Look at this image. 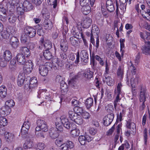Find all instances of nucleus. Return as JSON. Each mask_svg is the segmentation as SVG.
Wrapping results in <instances>:
<instances>
[{"instance_id":"51","label":"nucleus","mask_w":150,"mask_h":150,"mask_svg":"<svg viewBox=\"0 0 150 150\" xmlns=\"http://www.w3.org/2000/svg\"><path fill=\"white\" fill-rule=\"evenodd\" d=\"M143 134V138L144 144H146L147 141V129L146 128H145L144 129V131Z\"/></svg>"},{"instance_id":"48","label":"nucleus","mask_w":150,"mask_h":150,"mask_svg":"<svg viewBox=\"0 0 150 150\" xmlns=\"http://www.w3.org/2000/svg\"><path fill=\"white\" fill-rule=\"evenodd\" d=\"M2 37L5 39H7L10 36L9 33L6 30H4L1 32Z\"/></svg>"},{"instance_id":"57","label":"nucleus","mask_w":150,"mask_h":150,"mask_svg":"<svg viewBox=\"0 0 150 150\" xmlns=\"http://www.w3.org/2000/svg\"><path fill=\"white\" fill-rule=\"evenodd\" d=\"M96 32V33L97 34L99 32V30L98 28L96 25H94L93 26L91 30V33L93 34Z\"/></svg>"},{"instance_id":"49","label":"nucleus","mask_w":150,"mask_h":150,"mask_svg":"<svg viewBox=\"0 0 150 150\" xmlns=\"http://www.w3.org/2000/svg\"><path fill=\"white\" fill-rule=\"evenodd\" d=\"M55 143L58 146L60 147L62 144H64L63 140L62 139H57L55 141Z\"/></svg>"},{"instance_id":"55","label":"nucleus","mask_w":150,"mask_h":150,"mask_svg":"<svg viewBox=\"0 0 150 150\" xmlns=\"http://www.w3.org/2000/svg\"><path fill=\"white\" fill-rule=\"evenodd\" d=\"M6 9L4 8L2 4H0V14H6Z\"/></svg>"},{"instance_id":"22","label":"nucleus","mask_w":150,"mask_h":150,"mask_svg":"<svg viewBox=\"0 0 150 150\" xmlns=\"http://www.w3.org/2000/svg\"><path fill=\"white\" fill-rule=\"evenodd\" d=\"M139 35L141 38L145 42H147L146 40L148 41L149 39V33L146 31L140 32Z\"/></svg>"},{"instance_id":"7","label":"nucleus","mask_w":150,"mask_h":150,"mask_svg":"<svg viewBox=\"0 0 150 150\" xmlns=\"http://www.w3.org/2000/svg\"><path fill=\"white\" fill-rule=\"evenodd\" d=\"M37 85L38 81L37 79L35 77H33L30 79L29 84H25V88L26 89H31L37 87Z\"/></svg>"},{"instance_id":"26","label":"nucleus","mask_w":150,"mask_h":150,"mask_svg":"<svg viewBox=\"0 0 150 150\" xmlns=\"http://www.w3.org/2000/svg\"><path fill=\"white\" fill-rule=\"evenodd\" d=\"M93 72L89 69H88L83 74V76L85 78L88 80L91 79L93 77Z\"/></svg>"},{"instance_id":"2","label":"nucleus","mask_w":150,"mask_h":150,"mask_svg":"<svg viewBox=\"0 0 150 150\" xmlns=\"http://www.w3.org/2000/svg\"><path fill=\"white\" fill-rule=\"evenodd\" d=\"M37 125L35 128V134L44 138V134L43 133H41L40 132H45L48 131V129L46 122L43 120H38L37 121Z\"/></svg>"},{"instance_id":"39","label":"nucleus","mask_w":150,"mask_h":150,"mask_svg":"<svg viewBox=\"0 0 150 150\" xmlns=\"http://www.w3.org/2000/svg\"><path fill=\"white\" fill-rule=\"evenodd\" d=\"M22 50V54L23 55L24 54V56L28 57L30 56V53L29 50L27 47H23Z\"/></svg>"},{"instance_id":"32","label":"nucleus","mask_w":150,"mask_h":150,"mask_svg":"<svg viewBox=\"0 0 150 150\" xmlns=\"http://www.w3.org/2000/svg\"><path fill=\"white\" fill-rule=\"evenodd\" d=\"M72 121L78 125L81 124L83 123V120L81 116L78 114L77 115H76Z\"/></svg>"},{"instance_id":"21","label":"nucleus","mask_w":150,"mask_h":150,"mask_svg":"<svg viewBox=\"0 0 150 150\" xmlns=\"http://www.w3.org/2000/svg\"><path fill=\"white\" fill-rule=\"evenodd\" d=\"M21 6H23L25 11H30L33 8L31 4L27 0L24 1L23 4L21 3Z\"/></svg>"},{"instance_id":"36","label":"nucleus","mask_w":150,"mask_h":150,"mask_svg":"<svg viewBox=\"0 0 150 150\" xmlns=\"http://www.w3.org/2000/svg\"><path fill=\"white\" fill-rule=\"evenodd\" d=\"M81 10L84 14L87 15L90 12L91 8L89 5H87L83 6Z\"/></svg>"},{"instance_id":"28","label":"nucleus","mask_w":150,"mask_h":150,"mask_svg":"<svg viewBox=\"0 0 150 150\" xmlns=\"http://www.w3.org/2000/svg\"><path fill=\"white\" fill-rule=\"evenodd\" d=\"M7 90L6 87L4 86H0V96L2 98L6 97L7 95Z\"/></svg>"},{"instance_id":"5","label":"nucleus","mask_w":150,"mask_h":150,"mask_svg":"<svg viewBox=\"0 0 150 150\" xmlns=\"http://www.w3.org/2000/svg\"><path fill=\"white\" fill-rule=\"evenodd\" d=\"M30 125V123L28 120H26L24 122L21 129V134L22 137H25V135L27 136Z\"/></svg>"},{"instance_id":"3","label":"nucleus","mask_w":150,"mask_h":150,"mask_svg":"<svg viewBox=\"0 0 150 150\" xmlns=\"http://www.w3.org/2000/svg\"><path fill=\"white\" fill-rule=\"evenodd\" d=\"M122 85L121 83H119L117 85V89L115 90V94L117 95L114 101V107L116 110H119L120 109V107L118 103L120 102V98L119 95L120 94L121 88Z\"/></svg>"},{"instance_id":"38","label":"nucleus","mask_w":150,"mask_h":150,"mask_svg":"<svg viewBox=\"0 0 150 150\" xmlns=\"http://www.w3.org/2000/svg\"><path fill=\"white\" fill-rule=\"evenodd\" d=\"M117 74L119 78L121 79L123 78L124 74L123 67L122 66H120L117 70Z\"/></svg>"},{"instance_id":"24","label":"nucleus","mask_w":150,"mask_h":150,"mask_svg":"<svg viewBox=\"0 0 150 150\" xmlns=\"http://www.w3.org/2000/svg\"><path fill=\"white\" fill-rule=\"evenodd\" d=\"M43 25L44 28L47 30L51 29L53 26L52 22L49 19L45 20L44 21Z\"/></svg>"},{"instance_id":"12","label":"nucleus","mask_w":150,"mask_h":150,"mask_svg":"<svg viewBox=\"0 0 150 150\" xmlns=\"http://www.w3.org/2000/svg\"><path fill=\"white\" fill-rule=\"evenodd\" d=\"M49 66L47 65V63H45L44 65L40 66L39 67L40 73L42 76H46L48 73V69Z\"/></svg>"},{"instance_id":"17","label":"nucleus","mask_w":150,"mask_h":150,"mask_svg":"<svg viewBox=\"0 0 150 150\" xmlns=\"http://www.w3.org/2000/svg\"><path fill=\"white\" fill-rule=\"evenodd\" d=\"M140 89V93L139 96V100L140 102H145L146 98V94L145 93L144 89L142 86L139 87Z\"/></svg>"},{"instance_id":"37","label":"nucleus","mask_w":150,"mask_h":150,"mask_svg":"<svg viewBox=\"0 0 150 150\" xmlns=\"http://www.w3.org/2000/svg\"><path fill=\"white\" fill-rule=\"evenodd\" d=\"M19 1V0H8V7L9 5L11 6V8H12L13 6H17L18 4Z\"/></svg>"},{"instance_id":"44","label":"nucleus","mask_w":150,"mask_h":150,"mask_svg":"<svg viewBox=\"0 0 150 150\" xmlns=\"http://www.w3.org/2000/svg\"><path fill=\"white\" fill-rule=\"evenodd\" d=\"M73 110H69L68 112V116L69 118L72 120H73L76 115H77V114L74 112Z\"/></svg>"},{"instance_id":"45","label":"nucleus","mask_w":150,"mask_h":150,"mask_svg":"<svg viewBox=\"0 0 150 150\" xmlns=\"http://www.w3.org/2000/svg\"><path fill=\"white\" fill-rule=\"evenodd\" d=\"M53 62H55L58 66L60 67H62L64 65V62L58 58L54 59Z\"/></svg>"},{"instance_id":"41","label":"nucleus","mask_w":150,"mask_h":150,"mask_svg":"<svg viewBox=\"0 0 150 150\" xmlns=\"http://www.w3.org/2000/svg\"><path fill=\"white\" fill-rule=\"evenodd\" d=\"M43 54L44 57L47 60L50 59L52 57V54L48 50L45 51Z\"/></svg>"},{"instance_id":"63","label":"nucleus","mask_w":150,"mask_h":150,"mask_svg":"<svg viewBox=\"0 0 150 150\" xmlns=\"http://www.w3.org/2000/svg\"><path fill=\"white\" fill-rule=\"evenodd\" d=\"M65 144H67V146H68V148L69 149L72 148L74 146V144L71 141H67Z\"/></svg>"},{"instance_id":"47","label":"nucleus","mask_w":150,"mask_h":150,"mask_svg":"<svg viewBox=\"0 0 150 150\" xmlns=\"http://www.w3.org/2000/svg\"><path fill=\"white\" fill-rule=\"evenodd\" d=\"M7 107H8L10 108L13 107L15 105V103L12 100H10L7 101L5 103Z\"/></svg>"},{"instance_id":"50","label":"nucleus","mask_w":150,"mask_h":150,"mask_svg":"<svg viewBox=\"0 0 150 150\" xmlns=\"http://www.w3.org/2000/svg\"><path fill=\"white\" fill-rule=\"evenodd\" d=\"M81 114L84 119H87L90 117V115L89 113L85 111H84Z\"/></svg>"},{"instance_id":"9","label":"nucleus","mask_w":150,"mask_h":150,"mask_svg":"<svg viewBox=\"0 0 150 150\" xmlns=\"http://www.w3.org/2000/svg\"><path fill=\"white\" fill-rule=\"evenodd\" d=\"M92 139V138L86 134L84 135L80 136L79 138V140L82 145H84L86 142H89Z\"/></svg>"},{"instance_id":"10","label":"nucleus","mask_w":150,"mask_h":150,"mask_svg":"<svg viewBox=\"0 0 150 150\" xmlns=\"http://www.w3.org/2000/svg\"><path fill=\"white\" fill-rule=\"evenodd\" d=\"M33 64L31 60H29L25 63L23 66V70L25 73H30L33 69Z\"/></svg>"},{"instance_id":"52","label":"nucleus","mask_w":150,"mask_h":150,"mask_svg":"<svg viewBox=\"0 0 150 150\" xmlns=\"http://www.w3.org/2000/svg\"><path fill=\"white\" fill-rule=\"evenodd\" d=\"M89 0H80V4L83 6L89 5Z\"/></svg>"},{"instance_id":"35","label":"nucleus","mask_w":150,"mask_h":150,"mask_svg":"<svg viewBox=\"0 0 150 150\" xmlns=\"http://www.w3.org/2000/svg\"><path fill=\"white\" fill-rule=\"evenodd\" d=\"M16 63L15 59H13L11 60L9 65V68L11 71H14L16 69Z\"/></svg>"},{"instance_id":"27","label":"nucleus","mask_w":150,"mask_h":150,"mask_svg":"<svg viewBox=\"0 0 150 150\" xmlns=\"http://www.w3.org/2000/svg\"><path fill=\"white\" fill-rule=\"evenodd\" d=\"M11 45L14 48H17L19 45L18 39L14 37H12L11 39Z\"/></svg>"},{"instance_id":"40","label":"nucleus","mask_w":150,"mask_h":150,"mask_svg":"<svg viewBox=\"0 0 150 150\" xmlns=\"http://www.w3.org/2000/svg\"><path fill=\"white\" fill-rule=\"evenodd\" d=\"M16 20V16L14 14H11L9 15L8 20L10 23H14Z\"/></svg>"},{"instance_id":"58","label":"nucleus","mask_w":150,"mask_h":150,"mask_svg":"<svg viewBox=\"0 0 150 150\" xmlns=\"http://www.w3.org/2000/svg\"><path fill=\"white\" fill-rule=\"evenodd\" d=\"M81 55L85 59H87L88 57V54L85 50L81 51Z\"/></svg>"},{"instance_id":"62","label":"nucleus","mask_w":150,"mask_h":150,"mask_svg":"<svg viewBox=\"0 0 150 150\" xmlns=\"http://www.w3.org/2000/svg\"><path fill=\"white\" fill-rule=\"evenodd\" d=\"M115 55L116 58L118 59V60L120 61L122 60V58L123 57V56L122 57V55H120V54L117 52L116 51L115 52Z\"/></svg>"},{"instance_id":"60","label":"nucleus","mask_w":150,"mask_h":150,"mask_svg":"<svg viewBox=\"0 0 150 150\" xmlns=\"http://www.w3.org/2000/svg\"><path fill=\"white\" fill-rule=\"evenodd\" d=\"M89 132L92 135H95L97 132V130L95 128H91L89 129Z\"/></svg>"},{"instance_id":"29","label":"nucleus","mask_w":150,"mask_h":150,"mask_svg":"<svg viewBox=\"0 0 150 150\" xmlns=\"http://www.w3.org/2000/svg\"><path fill=\"white\" fill-rule=\"evenodd\" d=\"M12 55L10 52L8 50H6L4 53L3 57L4 60L7 62L11 58Z\"/></svg>"},{"instance_id":"8","label":"nucleus","mask_w":150,"mask_h":150,"mask_svg":"<svg viewBox=\"0 0 150 150\" xmlns=\"http://www.w3.org/2000/svg\"><path fill=\"white\" fill-rule=\"evenodd\" d=\"M24 33L27 36L32 38L35 36L36 32L35 29L32 27L27 26L24 29Z\"/></svg>"},{"instance_id":"59","label":"nucleus","mask_w":150,"mask_h":150,"mask_svg":"<svg viewBox=\"0 0 150 150\" xmlns=\"http://www.w3.org/2000/svg\"><path fill=\"white\" fill-rule=\"evenodd\" d=\"M7 15L6 14H0V20L3 22L6 20Z\"/></svg>"},{"instance_id":"23","label":"nucleus","mask_w":150,"mask_h":150,"mask_svg":"<svg viewBox=\"0 0 150 150\" xmlns=\"http://www.w3.org/2000/svg\"><path fill=\"white\" fill-rule=\"evenodd\" d=\"M107 74H104V76L105 79H104V81L109 86H112L114 84V80L111 77L107 76Z\"/></svg>"},{"instance_id":"61","label":"nucleus","mask_w":150,"mask_h":150,"mask_svg":"<svg viewBox=\"0 0 150 150\" xmlns=\"http://www.w3.org/2000/svg\"><path fill=\"white\" fill-rule=\"evenodd\" d=\"M133 27V26L132 24L127 23L125 25V28L126 30H132Z\"/></svg>"},{"instance_id":"54","label":"nucleus","mask_w":150,"mask_h":150,"mask_svg":"<svg viewBox=\"0 0 150 150\" xmlns=\"http://www.w3.org/2000/svg\"><path fill=\"white\" fill-rule=\"evenodd\" d=\"M18 5V6L17 8V10L18 12L20 13V14H21V13H23L24 11H25V10L23 6H21V4H19Z\"/></svg>"},{"instance_id":"18","label":"nucleus","mask_w":150,"mask_h":150,"mask_svg":"<svg viewBox=\"0 0 150 150\" xmlns=\"http://www.w3.org/2000/svg\"><path fill=\"white\" fill-rule=\"evenodd\" d=\"M11 109L6 105L3 106L0 109V114L2 115H7L10 113Z\"/></svg>"},{"instance_id":"43","label":"nucleus","mask_w":150,"mask_h":150,"mask_svg":"<svg viewBox=\"0 0 150 150\" xmlns=\"http://www.w3.org/2000/svg\"><path fill=\"white\" fill-rule=\"evenodd\" d=\"M125 42V40L121 38L120 40V52H121V55L122 57L124 55V52L123 50V49L124 48L125 45L124 42Z\"/></svg>"},{"instance_id":"33","label":"nucleus","mask_w":150,"mask_h":150,"mask_svg":"<svg viewBox=\"0 0 150 150\" xmlns=\"http://www.w3.org/2000/svg\"><path fill=\"white\" fill-rule=\"evenodd\" d=\"M71 135L73 137H78L80 134V131L77 128L71 129L70 131Z\"/></svg>"},{"instance_id":"14","label":"nucleus","mask_w":150,"mask_h":150,"mask_svg":"<svg viewBox=\"0 0 150 150\" xmlns=\"http://www.w3.org/2000/svg\"><path fill=\"white\" fill-rule=\"evenodd\" d=\"M4 137L6 141L8 142L13 141L15 138V135L13 133L8 132H6L5 133Z\"/></svg>"},{"instance_id":"11","label":"nucleus","mask_w":150,"mask_h":150,"mask_svg":"<svg viewBox=\"0 0 150 150\" xmlns=\"http://www.w3.org/2000/svg\"><path fill=\"white\" fill-rule=\"evenodd\" d=\"M114 115L113 114L110 113L105 116L103 118V124L105 126H108L111 124L113 120Z\"/></svg>"},{"instance_id":"53","label":"nucleus","mask_w":150,"mask_h":150,"mask_svg":"<svg viewBox=\"0 0 150 150\" xmlns=\"http://www.w3.org/2000/svg\"><path fill=\"white\" fill-rule=\"evenodd\" d=\"M28 37L26 35L25 33L23 34L21 36V42L23 43H25L28 40Z\"/></svg>"},{"instance_id":"25","label":"nucleus","mask_w":150,"mask_h":150,"mask_svg":"<svg viewBox=\"0 0 150 150\" xmlns=\"http://www.w3.org/2000/svg\"><path fill=\"white\" fill-rule=\"evenodd\" d=\"M60 88L62 94H65L68 91V86L64 81H62L60 83Z\"/></svg>"},{"instance_id":"42","label":"nucleus","mask_w":150,"mask_h":150,"mask_svg":"<svg viewBox=\"0 0 150 150\" xmlns=\"http://www.w3.org/2000/svg\"><path fill=\"white\" fill-rule=\"evenodd\" d=\"M8 124V121L6 118L3 116L0 117V125L5 126Z\"/></svg>"},{"instance_id":"6","label":"nucleus","mask_w":150,"mask_h":150,"mask_svg":"<svg viewBox=\"0 0 150 150\" xmlns=\"http://www.w3.org/2000/svg\"><path fill=\"white\" fill-rule=\"evenodd\" d=\"M139 78L137 77H135V78H131L130 80V84L132 88V91L133 95L136 96L137 94V92L138 91L137 89H135L134 88L136 85L138 83Z\"/></svg>"},{"instance_id":"34","label":"nucleus","mask_w":150,"mask_h":150,"mask_svg":"<svg viewBox=\"0 0 150 150\" xmlns=\"http://www.w3.org/2000/svg\"><path fill=\"white\" fill-rule=\"evenodd\" d=\"M93 99L91 98H87L85 102L87 108L89 109L93 105Z\"/></svg>"},{"instance_id":"19","label":"nucleus","mask_w":150,"mask_h":150,"mask_svg":"<svg viewBox=\"0 0 150 150\" xmlns=\"http://www.w3.org/2000/svg\"><path fill=\"white\" fill-rule=\"evenodd\" d=\"M57 132L56 129L52 127L49 130V134L50 137L52 139H55L59 136V132H60L57 130Z\"/></svg>"},{"instance_id":"16","label":"nucleus","mask_w":150,"mask_h":150,"mask_svg":"<svg viewBox=\"0 0 150 150\" xmlns=\"http://www.w3.org/2000/svg\"><path fill=\"white\" fill-rule=\"evenodd\" d=\"M145 45L142 47V49L143 52L145 54L150 53V43L149 41L145 42Z\"/></svg>"},{"instance_id":"13","label":"nucleus","mask_w":150,"mask_h":150,"mask_svg":"<svg viewBox=\"0 0 150 150\" xmlns=\"http://www.w3.org/2000/svg\"><path fill=\"white\" fill-rule=\"evenodd\" d=\"M29 77H28V78L25 79L24 74L23 73H19L17 79V84L19 86H22L24 82L25 83L26 82L25 81H27V79L29 80Z\"/></svg>"},{"instance_id":"20","label":"nucleus","mask_w":150,"mask_h":150,"mask_svg":"<svg viewBox=\"0 0 150 150\" xmlns=\"http://www.w3.org/2000/svg\"><path fill=\"white\" fill-rule=\"evenodd\" d=\"M18 63L20 64L23 65L25 62L26 60L25 56L23 54H18L16 57Z\"/></svg>"},{"instance_id":"1","label":"nucleus","mask_w":150,"mask_h":150,"mask_svg":"<svg viewBox=\"0 0 150 150\" xmlns=\"http://www.w3.org/2000/svg\"><path fill=\"white\" fill-rule=\"evenodd\" d=\"M62 125L67 129H69L71 126L70 122L65 115H63L60 118L57 119L56 126L57 130L60 132L63 131V128Z\"/></svg>"},{"instance_id":"31","label":"nucleus","mask_w":150,"mask_h":150,"mask_svg":"<svg viewBox=\"0 0 150 150\" xmlns=\"http://www.w3.org/2000/svg\"><path fill=\"white\" fill-rule=\"evenodd\" d=\"M106 5L107 9L109 11L112 12L114 11V8L112 1L110 0H107Z\"/></svg>"},{"instance_id":"30","label":"nucleus","mask_w":150,"mask_h":150,"mask_svg":"<svg viewBox=\"0 0 150 150\" xmlns=\"http://www.w3.org/2000/svg\"><path fill=\"white\" fill-rule=\"evenodd\" d=\"M43 39L42 38L41 40V42L43 44L44 47L47 49H51L52 47V44L48 40H46L43 42Z\"/></svg>"},{"instance_id":"4","label":"nucleus","mask_w":150,"mask_h":150,"mask_svg":"<svg viewBox=\"0 0 150 150\" xmlns=\"http://www.w3.org/2000/svg\"><path fill=\"white\" fill-rule=\"evenodd\" d=\"M25 137L26 139L23 144V148L25 149H30L34 146V139L33 137H29L28 134H27V136H26V135H25Z\"/></svg>"},{"instance_id":"15","label":"nucleus","mask_w":150,"mask_h":150,"mask_svg":"<svg viewBox=\"0 0 150 150\" xmlns=\"http://www.w3.org/2000/svg\"><path fill=\"white\" fill-rule=\"evenodd\" d=\"M91 19L90 18H87L82 21L81 24L83 28H87L91 26Z\"/></svg>"},{"instance_id":"46","label":"nucleus","mask_w":150,"mask_h":150,"mask_svg":"<svg viewBox=\"0 0 150 150\" xmlns=\"http://www.w3.org/2000/svg\"><path fill=\"white\" fill-rule=\"evenodd\" d=\"M45 147V144L42 142H39L37 144L35 148L40 150H43Z\"/></svg>"},{"instance_id":"56","label":"nucleus","mask_w":150,"mask_h":150,"mask_svg":"<svg viewBox=\"0 0 150 150\" xmlns=\"http://www.w3.org/2000/svg\"><path fill=\"white\" fill-rule=\"evenodd\" d=\"M74 111H76L77 113L81 114L84 111L82 108L78 106H76L74 109Z\"/></svg>"},{"instance_id":"64","label":"nucleus","mask_w":150,"mask_h":150,"mask_svg":"<svg viewBox=\"0 0 150 150\" xmlns=\"http://www.w3.org/2000/svg\"><path fill=\"white\" fill-rule=\"evenodd\" d=\"M69 148L65 143L62 144L60 148L61 150H69Z\"/></svg>"}]
</instances>
